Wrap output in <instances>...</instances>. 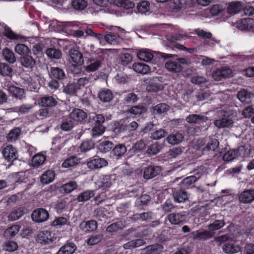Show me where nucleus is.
I'll return each instance as SVG.
<instances>
[{
	"label": "nucleus",
	"instance_id": "f257e3e1",
	"mask_svg": "<svg viewBox=\"0 0 254 254\" xmlns=\"http://www.w3.org/2000/svg\"><path fill=\"white\" fill-rule=\"evenodd\" d=\"M186 121L190 124L199 125L201 127H206V129L211 125L209 118L202 114L189 115L186 117Z\"/></svg>",
	"mask_w": 254,
	"mask_h": 254
},
{
	"label": "nucleus",
	"instance_id": "f03ea898",
	"mask_svg": "<svg viewBox=\"0 0 254 254\" xmlns=\"http://www.w3.org/2000/svg\"><path fill=\"white\" fill-rule=\"evenodd\" d=\"M232 111H225L221 119L216 120L214 122V125L219 128L232 127L234 121Z\"/></svg>",
	"mask_w": 254,
	"mask_h": 254
},
{
	"label": "nucleus",
	"instance_id": "7ed1b4c3",
	"mask_svg": "<svg viewBox=\"0 0 254 254\" xmlns=\"http://www.w3.org/2000/svg\"><path fill=\"white\" fill-rule=\"evenodd\" d=\"M162 170L160 166L149 165L143 169V178L145 180L151 179L159 175Z\"/></svg>",
	"mask_w": 254,
	"mask_h": 254
},
{
	"label": "nucleus",
	"instance_id": "20e7f679",
	"mask_svg": "<svg viewBox=\"0 0 254 254\" xmlns=\"http://www.w3.org/2000/svg\"><path fill=\"white\" fill-rule=\"evenodd\" d=\"M31 218L35 222L42 223L49 219V214L48 211L44 208H37L32 212Z\"/></svg>",
	"mask_w": 254,
	"mask_h": 254
},
{
	"label": "nucleus",
	"instance_id": "39448f33",
	"mask_svg": "<svg viewBox=\"0 0 254 254\" xmlns=\"http://www.w3.org/2000/svg\"><path fill=\"white\" fill-rule=\"evenodd\" d=\"M238 99L243 104H250L254 98V94L247 89H241L237 93Z\"/></svg>",
	"mask_w": 254,
	"mask_h": 254
},
{
	"label": "nucleus",
	"instance_id": "423d86ee",
	"mask_svg": "<svg viewBox=\"0 0 254 254\" xmlns=\"http://www.w3.org/2000/svg\"><path fill=\"white\" fill-rule=\"evenodd\" d=\"M232 76V70L230 68L223 67L217 68L213 71L212 76L216 81H220L223 79L230 77Z\"/></svg>",
	"mask_w": 254,
	"mask_h": 254
},
{
	"label": "nucleus",
	"instance_id": "0eeeda50",
	"mask_svg": "<svg viewBox=\"0 0 254 254\" xmlns=\"http://www.w3.org/2000/svg\"><path fill=\"white\" fill-rule=\"evenodd\" d=\"M2 154L4 159L8 162H12L18 158L17 150L11 145H7L2 150Z\"/></svg>",
	"mask_w": 254,
	"mask_h": 254
},
{
	"label": "nucleus",
	"instance_id": "6e6552de",
	"mask_svg": "<svg viewBox=\"0 0 254 254\" xmlns=\"http://www.w3.org/2000/svg\"><path fill=\"white\" fill-rule=\"evenodd\" d=\"M127 151V148L124 144L118 143L114 144L111 153L114 159L119 160L125 157Z\"/></svg>",
	"mask_w": 254,
	"mask_h": 254
},
{
	"label": "nucleus",
	"instance_id": "1a4fd4ad",
	"mask_svg": "<svg viewBox=\"0 0 254 254\" xmlns=\"http://www.w3.org/2000/svg\"><path fill=\"white\" fill-rule=\"evenodd\" d=\"M201 176V173L197 172L195 173L194 175L185 178L181 181L180 183L182 185V188L189 189L194 187V183L200 178Z\"/></svg>",
	"mask_w": 254,
	"mask_h": 254
},
{
	"label": "nucleus",
	"instance_id": "9d476101",
	"mask_svg": "<svg viewBox=\"0 0 254 254\" xmlns=\"http://www.w3.org/2000/svg\"><path fill=\"white\" fill-rule=\"evenodd\" d=\"M9 96L16 100H22L25 98V90L23 88L11 85L7 89Z\"/></svg>",
	"mask_w": 254,
	"mask_h": 254
},
{
	"label": "nucleus",
	"instance_id": "9b49d317",
	"mask_svg": "<svg viewBox=\"0 0 254 254\" xmlns=\"http://www.w3.org/2000/svg\"><path fill=\"white\" fill-rule=\"evenodd\" d=\"M239 203H250L254 201V189L246 190L242 191L238 197Z\"/></svg>",
	"mask_w": 254,
	"mask_h": 254
},
{
	"label": "nucleus",
	"instance_id": "f8f14e48",
	"mask_svg": "<svg viewBox=\"0 0 254 254\" xmlns=\"http://www.w3.org/2000/svg\"><path fill=\"white\" fill-rule=\"evenodd\" d=\"M204 149L207 151L219 152L221 153L219 148V142L218 140L213 136H209L205 141Z\"/></svg>",
	"mask_w": 254,
	"mask_h": 254
},
{
	"label": "nucleus",
	"instance_id": "ddd939ff",
	"mask_svg": "<svg viewBox=\"0 0 254 254\" xmlns=\"http://www.w3.org/2000/svg\"><path fill=\"white\" fill-rule=\"evenodd\" d=\"M50 78H53L59 81H63L67 78L64 70L59 67H51L49 72Z\"/></svg>",
	"mask_w": 254,
	"mask_h": 254
},
{
	"label": "nucleus",
	"instance_id": "4468645a",
	"mask_svg": "<svg viewBox=\"0 0 254 254\" xmlns=\"http://www.w3.org/2000/svg\"><path fill=\"white\" fill-rule=\"evenodd\" d=\"M184 139V133L180 131H174L166 138V140L169 144L176 145L181 143Z\"/></svg>",
	"mask_w": 254,
	"mask_h": 254
},
{
	"label": "nucleus",
	"instance_id": "2eb2a0df",
	"mask_svg": "<svg viewBox=\"0 0 254 254\" xmlns=\"http://www.w3.org/2000/svg\"><path fill=\"white\" fill-rule=\"evenodd\" d=\"M67 54L73 63L79 65L83 64L84 60L82 54L78 50L74 48L70 49Z\"/></svg>",
	"mask_w": 254,
	"mask_h": 254
},
{
	"label": "nucleus",
	"instance_id": "dca6fc26",
	"mask_svg": "<svg viewBox=\"0 0 254 254\" xmlns=\"http://www.w3.org/2000/svg\"><path fill=\"white\" fill-rule=\"evenodd\" d=\"M97 221L93 220L87 221H83L79 225V229L85 233L93 232L97 229Z\"/></svg>",
	"mask_w": 254,
	"mask_h": 254
},
{
	"label": "nucleus",
	"instance_id": "f3484780",
	"mask_svg": "<svg viewBox=\"0 0 254 254\" xmlns=\"http://www.w3.org/2000/svg\"><path fill=\"white\" fill-rule=\"evenodd\" d=\"M45 53L51 60H58L61 59L63 57L62 51L55 46L48 48L45 51Z\"/></svg>",
	"mask_w": 254,
	"mask_h": 254
},
{
	"label": "nucleus",
	"instance_id": "a211bd4d",
	"mask_svg": "<svg viewBox=\"0 0 254 254\" xmlns=\"http://www.w3.org/2000/svg\"><path fill=\"white\" fill-rule=\"evenodd\" d=\"M36 241L42 245H49L52 243L51 232L45 231L38 233L36 238Z\"/></svg>",
	"mask_w": 254,
	"mask_h": 254
},
{
	"label": "nucleus",
	"instance_id": "6ab92c4d",
	"mask_svg": "<svg viewBox=\"0 0 254 254\" xmlns=\"http://www.w3.org/2000/svg\"><path fill=\"white\" fill-rule=\"evenodd\" d=\"M163 89V85L159 82L157 77L150 79L146 86V90L148 92H157Z\"/></svg>",
	"mask_w": 254,
	"mask_h": 254
},
{
	"label": "nucleus",
	"instance_id": "aec40b11",
	"mask_svg": "<svg viewBox=\"0 0 254 254\" xmlns=\"http://www.w3.org/2000/svg\"><path fill=\"white\" fill-rule=\"evenodd\" d=\"M115 175H105L101 178L100 180L96 182V185L98 189H101L103 190L110 188L112 185L113 177H115Z\"/></svg>",
	"mask_w": 254,
	"mask_h": 254
},
{
	"label": "nucleus",
	"instance_id": "412c9836",
	"mask_svg": "<svg viewBox=\"0 0 254 254\" xmlns=\"http://www.w3.org/2000/svg\"><path fill=\"white\" fill-rule=\"evenodd\" d=\"M97 97L102 103H109L113 100L114 95L111 90L108 89H102L99 91Z\"/></svg>",
	"mask_w": 254,
	"mask_h": 254
},
{
	"label": "nucleus",
	"instance_id": "4be33fe9",
	"mask_svg": "<svg viewBox=\"0 0 254 254\" xmlns=\"http://www.w3.org/2000/svg\"><path fill=\"white\" fill-rule=\"evenodd\" d=\"M163 250V246L162 244L155 243L146 246L142 249V254H159Z\"/></svg>",
	"mask_w": 254,
	"mask_h": 254
},
{
	"label": "nucleus",
	"instance_id": "5701e85b",
	"mask_svg": "<svg viewBox=\"0 0 254 254\" xmlns=\"http://www.w3.org/2000/svg\"><path fill=\"white\" fill-rule=\"evenodd\" d=\"M108 165L107 161L104 158L97 157L87 163V167L91 169H99Z\"/></svg>",
	"mask_w": 254,
	"mask_h": 254
},
{
	"label": "nucleus",
	"instance_id": "b1692460",
	"mask_svg": "<svg viewBox=\"0 0 254 254\" xmlns=\"http://www.w3.org/2000/svg\"><path fill=\"white\" fill-rule=\"evenodd\" d=\"M76 249L77 247L74 243L67 241L60 248L56 254H73Z\"/></svg>",
	"mask_w": 254,
	"mask_h": 254
},
{
	"label": "nucleus",
	"instance_id": "393cba45",
	"mask_svg": "<svg viewBox=\"0 0 254 254\" xmlns=\"http://www.w3.org/2000/svg\"><path fill=\"white\" fill-rule=\"evenodd\" d=\"M70 117L72 120L82 122L87 117L86 113L83 110L75 108L74 109L70 114Z\"/></svg>",
	"mask_w": 254,
	"mask_h": 254
},
{
	"label": "nucleus",
	"instance_id": "a878e982",
	"mask_svg": "<svg viewBox=\"0 0 254 254\" xmlns=\"http://www.w3.org/2000/svg\"><path fill=\"white\" fill-rule=\"evenodd\" d=\"M3 35L7 39L15 42L25 39V37L14 32L9 27L5 26L3 32Z\"/></svg>",
	"mask_w": 254,
	"mask_h": 254
},
{
	"label": "nucleus",
	"instance_id": "bb28decb",
	"mask_svg": "<svg viewBox=\"0 0 254 254\" xmlns=\"http://www.w3.org/2000/svg\"><path fill=\"white\" fill-rule=\"evenodd\" d=\"M127 124L122 120L115 121L112 125L111 129L116 135H118L127 131Z\"/></svg>",
	"mask_w": 254,
	"mask_h": 254
},
{
	"label": "nucleus",
	"instance_id": "cd10ccee",
	"mask_svg": "<svg viewBox=\"0 0 254 254\" xmlns=\"http://www.w3.org/2000/svg\"><path fill=\"white\" fill-rule=\"evenodd\" d=\"M173 195L174 201L177 203L184 202L189 198V194L184 190H174Z\"/></svg>",
	"mask_w": 254,
	"mask_h": 254
},
{
	"label": "nucleus",
	"instance_id": "c85d7f7f",
	"mask_svg": "<svg viewBox=\"0 0 254 254\" xmlns=\"http://www.w3.org/2000/svg\"><path fill=\"white\" fill-rule=\"evenodd\" d=\"M170 222L173 225H178L182 222H185L186 215L182 213H172L168 215Z\"/></svg>",
	"mask_w": 254,
	"mask_h": 254
},
{
	"label": "nucleus",
	"instance_id": "c756f323",
	"mask_svg": "<svg viewBox=\"0 0 254 254\" xmlns=\"http://www.w3.org/2000/svg\"><path fill=\"white\" fill-rule=\"evenodd\" d=\"M165 66L167 70L174 73H180L183 70V66L178 62L171 60L167 61Z\"/></svg>",
	"mask_w": 254,
	"mask_h": 254
},
{
	"label": "nucleus",
	"instance_id": "7c9ffc66",
	"mask_svg": "<svg viewBox=\"0 0 254 254\" xmlns=\"http://www.w3.org/2000/svg\"><path fill=\"white\" fill-rule=\"evenodd\" d=\"M27 54L21 56L20 58V63L22 66L26 68H32L36 65V61L31 55Z\"/></svg>",
	"mask_w": 254,
	"mask_h": 254
},
{
	"label": "nucleus",
	"instance_id": "2f4dec72",
	"mask_svg": "<svg viewBox=\"0 0 254 254\" xmlns=\"http://www.w3.org/2000/svg\"><path fill=\"white\" fill-rule=\"evenodd\" d=\"M14 74L13 66L5 63H0V75L12 77Z\"/></svg>",
	"mask_w": 254,
	"mask_h": 254
},
{
	"label": "nucleus",
	"instance_id": "473e14b6",
	"mask_svg": "<svg viewBox=\"0 0 254 254\" xmlns=\"http://www.w3.org/2000/svg\"><path fill=\"white\" fill-rule=\"evenodd\" d=\"M147 111V107L142 104L132 106L128 109L127 112L134 116H140Z\"/></svg>",
	"mask_w": 254,
	"mask_h": 254
},
{
	"label": "nucleus",
	"instance_id": "72a5a7b5",
	"mask_svg": "<svg viewBox=\"0 0 254 254\" xmlns=\"http://www.w3.org/2000/svg\"><path fill=\"white\" fill-rule=\"evenodd\" d=\"M222 250L227 254H234L241 251V248L239 245L226 243L223 246Z\"/></svg>",
	"mask_w": 254,
	"mask_h": 254
},
{
	"label": "nucleus",
	"instance_id": "f704fd0d",
	"mask_svg": "<svg viewBox=\"0 0 254 254\" xmlns=\"http://www.w3.org/2000/svg\"><path fill=\"white\" fill-rule=\"evenodd\" d=\"M80 88L77 83L68 82L66 85H63V92L68 95H74Z\"/></svg>",
	"mask_w": 254,
	"mask_h": 254
},
{
	"label": "nucleus",
	"instance_id": "c9c22d12",
	"mask_svg": "<svg viewBox=\"0 0 254 254\" xmlns=\"http://www.w3.org/2000/svg\"><path fill=\"white\" fill-rule=\"evenodd\" d=\"M132 68L136 72L145 74L150 71V68L147 64L141 63H135L132 65Z\"/></svg>",
	"mask_w": 254,
	"mask_h": 254
},
{
	"label": "nucleus",
	"instance_id": "e433bc0d",
	"mask_svg": "<svg viewBox=\"0 0 254 254\" xmlns=\"http://www.w3.org/2000/svg\"><path fill=\"white\" fill-rule=\"evenodd\" d=\"M243 8V6L241 2H233L229 3L227 7V12L230 14L234 15L239 13Z\"/></svg>",
	"mask_w": 254,
	"mask_h": 254
},
{
	"label": "nucleus",
	"instance_id": "4c0bfd02",
	"mask_svg": "<svg viewBox=\"0 0 254 254\" xmlns=\"http://www.w3.org/2000/svg\"><path fill=\"white\" fill-rule=\"evenodd\" d=\"M104 40L111 45H118L123 41L120 36L115 34L114 33H109L105 35Z\"/></svg>",
	"mask_w": 254,
	"mask_h": 254
},
{
	"label": "nucleus",
	"instance_id": "58836bf2",
	"mask_svg": "<svg viewBox=\"0 0 254 254\" xmlns=\"http://www.w3.org/2000/svg\"><path fill=\"white\" fill-rule=\"evenodd\" d=\"M2 54L4 59L9 64H14L16 62V57L11 50L5 48L2 50Z\"/></svg>",
	"mask_w": 254,
	"mask_h": 254
},
{
	"label": "nucleus",
	"instance_id": "ea45409f",
	"mask_svg": "<svg viewBox=\"0 0 254 254\" xmlns=\"http://www.w3.org/2000/svg\"><path fill=\"white\" fill-rule=\"evenodd\" d=\"M161 144L158 142H155L149 145L146 150V154L149 156L155 155L162 149Z\"/></svg>",
	"mask_w": 254,
	"mask_h": 254
},
{
	"label": "nucleus",
	"instance_id": "a19ab883",
	"mask_svg": "<svg viewBox=\"0 0 254 254\" xmlns=\"http://www.w3.org/2000/svg\"><path fill=\"white\" fill-rule=\"evenodd\" d=\"M145 241L143 239H138L133 240L126 243L124 245L123 247L126 250L133 249L143 246L145 244Z\"/></svg>",
	"mask_w": 254,
	"mask_h": 254
},
{
	"label": "nucleus",
	"instance_id": "79ce46f5",
	"mask_svg": "<svg viewBox=\"0 0 254 254\" xmlns=\"http://www.w3.org/2000/svg\"><path fill=\"white\" fill-rule=\"evenodd\" d=\"M95 195V190H86L81 192L77 197L76 200L78 202H84L89 200Z\"/></svg>",
	"mask_w": 254,
	"mask_h": 254
},
{
	"label": "nucleus",
	"instance_id": "37998d69",
	"mask_svg": "<svg viewBox=\"0 0 254 254\" xmlns=\"http://www.w3.org/2000/svg\"><path fill=\"white\" fill-rule=\"evenodd\" d=\"M55 174L52 170H47L41 177V182L43 184H48L55 179Z\"/></svg>",
	"mask_w": 254,
	"mask_h": 254
},
{
	"label": "nucleus",
	"instance_id": "c03bdc74",
	"mask_svg": "<svg viewBox=\"0 0 254 254\" xmlns=\"http://www.w3.org/2000/svg\"><path fill=\"white\" fill-rule=\"evenodd\" d=\"M58 102L52 96H45L41 98V104L42 106L47 108L55 107L57 105Z\"/></svg>",
	"mask_w": 254,
	"mask_h": 254
},
{
	"label": "nucleus",
	"instance_id": "a18cd8bd",
	"mask_svg": "<svg viewBox=\"0 0 254 254\" xmlns=\"http://www.w3.org/2000/svg\"><path fill=\"white\" fill-rule=\"evenodd\" d=\"M114 144V143L110 141H104L99 144L97 148L100 152L105 153L113 149Z\"/></svg>",
	"mask_w": 254,
	"mask_h": 254
},
{
	"label": "nucleus",
	"instance_id": "49530a36",
	"mask_svg": "<svg viewBox=\"0 0 254 254\" xmlns=\"http://www.w3.org/2000/svg\"><path fill=\"white\" fill-rule=\"evenodd\" d=\"M125 222L120 221L113 223L108 226L106 229L108 232L112 233L123 229L125 227Z\"/></svg>",
	"mask_w": 254,
	"mask_h": 254
},
{
	"label": "nucleus",
	"instance_id": "de8ad7c7",
	"mask_svg": "<svg viewBox=\"0 0 254 254\" xmlns=\"http://www.w3.org/2000/svg\"><path fill=\"white\" fill-rule=\"evenodd\" d=\"M20 229V226L18 225H13L7 229L4 232V236L7 238L10 239L13 237Z\"/></svg>",
	"mask_w": 254,
	"mask_h": 254
},
{
	"label": "nucleus",
	"instance_id": "09e8293b",
	"mask_svg": "<svg viewBox=\"0 0 254 254\" xmlns=\"http://www.w3.org/2000/svg\"><path fill=\"white\" fill-rule=\"evenodd\" d=\"M14 50L16 53L21 56L27 54H31V50L23 44H17L16 45Z\"/></svg>",
	"mask_w": 254,
	"mask_h": 254
},
{
	"label": "nucleus",
	"instance_id": "8fccbe9b",
	"mask_svg": "<svg viewBox=\"0 0 254 254\" xmlns=\"http://www.w3.org/2000/svg\"><path fill=\"white\" fill-rule=\"evenodd\" d=\"M146 144L143 139H140L136 141L130 148V151L136 153L141 152L145 148Z\"/></svg>",
	"mask_w": 254,
	"mask_h": 254
},
{
	"label": "nucleus",
	"instance_id": "3c124183",
	"mask_svg": "<svg viewBox=\"0 0 254 254\" xmlns=\"http://www.w3.org/2000/svg\"><path fill=\"white\" fill-rule=\"evenodd\" d=\"M24 214V212L22 208H17L12 210V211L8 215V218L10 221H15L19 219Z\"/></svg>",
	"mask_w": 254,
	"mask_h": 254
},
{
	"label": "nucleus",
	"instance_id": "603ef678",
	"mask_svg": "<svg viewBox=\"0 0 254 254\" xmlns=\"http://www.w3.org/2000/svg\"><path fill=\"white\" fill-rule=\"evenodd\" d=\"M114 4L125 9H131L135 6V4L129 0H114Z\"/></svg>",
	"mask_w": 254,
	"mask_h": 254
},
{
	"label": "nucleus",
	"instance_id": "864d4df0",
	"mask_svg": "<svg viewBox=\"0 0 254 254\" xmlns=\"http://www.w3.org/2000/svg\"><path fill=\"white\" fill-rule=\"evenodd\" d=\"M168 134V132L163 128H159L150 133L149 137L153 140L160 139Z\"/></svg>",
	"mask_w": 254,
	"mask_h": 254
},
{
	"label": "nucleus",
	"instance_id": "5fc2aeb1",
	"mask_svg": "<svg viewBox=\"0 0 254 254\" xmlns=\"http://www.w3.org/2000/svg\"><path fill=\"white\" fill-rule=\"evenodd\" d=\"M136 9L137 11H135V12L145 13L150 9V3L145 0L141 1L137 4Z\"/></svg>",
	"mask_w": 254,
	"mask_h": 254
},
{
	"label": "nucleus",
	"instance_id": "6e6d98bb",
	"mask_svg": "<svg viewBox=\"0 0 254 254\" xmlns=\"http://www.w3.org/2000/svg\"><path fill=\"white\" fill-rule=\"evenodd\" d=\"M78 185L76 182L71 181L64 184L61 187V191H64V192L68 193L76 189Z\"/></svg>",
	"mask_w": 254,
	"mask_h": 254
},
{
	"label": "nucleus",
	"instance_id": "4d7b16f0",
	"mask_svg": "<svg viewBox=\"0 0 254 254\" xmlns=\"http://www.w3.org/2000/svg\"><path fill=\"white\" fill-rule=\"evenodd\" d=\"M215 234V232L209 229V230H204L202 232H197L195 237L199 240H206L212 238Z\"/></svg>",
	"mask_w": 254,
	"mask_h": 254
},
{
	"label": "nucleus",
	"instance_id": "13d9d810",
	"mask_svg": "<svg viewBox=\"0 0 254 254\" xmlns=\"http://www.w3.org/2000/svg\"><path fill=\"white\" fill-rule=\"evenodd\" d=\"M132 59V57L131 54L129 53H124L119 56L118 63L119 64L125 66L131 63Z\"/></svg>",
	"mask_w": 254,
	"mask_h": 254
},
{
	"label": "nucleus",
	"instance_id": "bf43d9fd",
	"mask_svg": "<svg viewBox=\"0 0 254 254\" xmlns=\"http://www.w3.org/2000/svg\"><path fill=\"white\" fill-rule=\"evenodd\" d=\"M3 250L9 252H13L17 250L18 247L16 242L13 241H6L3 245Z\"/></svg>",
	"mask_w": 254,
	"mask_h": 254
},
{
	"label": "nucleus",
	"instance_id": "052dcab7",
	"mask_svg": "<svg viewBox=\"0 0 254 254\" xmlns=\"http://www.w3.org/2000/svg\"><path fill=\"white\" fill-rule=\"evenodd\" d=\"M139 98L133 92H130L125 96L124 102L126 104H133L135 103Z\"/></svg>",
	"mask_w": 254,
	"mask_h": 254
},
{
	"label": "nucleus",
	"instance_id": "680f3d73",
	"mask_svg": "<svg viewBox=\"0 0 254 254\" xmlns=\"http://www.w3.org/2000/svg\"><path fill=\"white\" fill-rule=\"evenodd\" d=\"M20 132L21 130L18 127L12 129L6 136L7 140L8 142L15 141L18 138Z\"/></svg>",
	"mask_w": 254,
	"mask_h": 254
},
{
	"label": "nucleus",
	"instance_id": "e2e57ef3",
	"mask_svg": "<svg viewBox=\"0 0 254 254\" xmlns=\"http://www.w3.org/2000/svg\"><path fill=\"white\" fill-rule=\"evenodd\" d=\"M105 122V117L102 114H95L92 117L90 116L89 122H94L95 125L103 126L102 124Z\"/></svg>",
	"mask_w": 254,
	"mask_h": 254
},
{
	"label": "nucleus",
	"instance_id": "0e129e2a",
	"mask_svg": "<svg viewBox=\"0 0 254 254\" xmlns=\"http://www.w3.org/2000/svg\"><path fill=\"white\" fill-rule=\"evenodd\" d=\"M136 218L143 221L150 222L154 219V214L151 211L143 212L138 215Z\"/></svg>",
	"mask_w": 254,
	"mask_h": 254
},
{
	"label": "nucleus",
	"instance_id": "69168bd1",
	"mask_svg": "<svg viewBox=\"0 0 254 254\" xmlns=\"http://www.w3.org/2000/svg\"><path fill=\"white\" fill-rule=\"evenodd\" d=\"M170 106L166 103H160L153 107V111L159 114L168 112Z\"/></svg>",
	"mask_w": 254,
	"mask_h": 254
},
{
	"label": "nucleus",
	"instance_id": "338daca9",
	"mask_svg": "<svg viewBox=\"0 0 254 254\" xmlns=\"http://www.w3.org/2000/svg\"><path fill=\"white\" fill-rule=\"evenodd\" d=\"M95 145L94 141L90 139H86L82 142L80 145V148L82 152H86L93 148Z\"/></svg>",
	"mask_w": 254,
	"mask_h": 254
},
{
	"label": "nucleus",
	"instance_id": "774afa93",
	"mask_svg": "<svg viewBox=\"0 0 254 254\" xmlns=\"http://www.w3.org/2000/svg\"><path fill=\"white\" fill-rule=\"evenodd\" d=\"M238 153L239 150L238 149L228 151L224 154L223 160L224 161H231L234 160L238 155Z\"/></svg>",
	"mask_w": 254,
	"mask_h": 254
}]
</instances>
